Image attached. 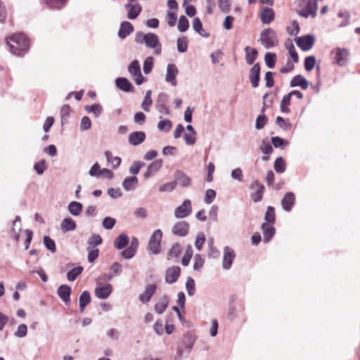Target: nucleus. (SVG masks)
Wrapping results in <instances>:
<instances>
[{"label": "nucleus", "instance_id": "1", "mask_svg": "<svg viewBox=\"0 0 360 360\" xmlns=\"http://www.w3.org/2000/svg\"><path fill=\"white\" fill-rule=\"evenodd\" d=\"M9 51L18 57H23L30 50V41L22 32L14 33L6 38Z\"/></svg>", "mask_w": 360, "mask_h": 360}, {"label": "nucleus", "instance_id": "2", "mask_svg": "<svg viewBox=\"0 0 360 360\" xmlns=\"http://www.w3.org/2000/svg\"><path fill=\"white\" fill-rule=\"evenodd\" d=\"M135 41L139 44H144L148 49H154V53L156 55L161 54L162 47L159 37L153 32L145 34L141 31H138L135 34Z\"/></svg>", "mask_w": 360, "mask_h": 360}, {"label": "nucleus", "instance_id": "3", "mask_svg": "<svg viewBox=\"0 0 360 360\" xmlns=\"http://www.w3.org/2000/svg\"><path fill=\"white\" fill-rule=\"evenodd\" d=\"M228 318L231 321L244 323L247 321L245 303L242 301L231 302L229 304Z\"/></svg>", "mask_w": 360, "mask_h": 360}, {"label": "nucleus", "instance_id": "4", "mask_svg": "<svg viewBox=\"0 0 360 360\" xmlns=\"http://www.w3.org/2000/svg\"><path fill=\"white\" fill-rule=\"evenodd\" d=\"M259 41L266 49L276 47L279 44L277 33L271 27L266 28L260 32Z\"/></svg>", "mask_w": 360, "mask_h": 360}, {"label": "nucleus", "instance_id": "5", "mask_svg": "<svg viewBox=\"0 0 360 360\" xmlns=\"http://www.w3.org/2000/svg\"><path fill=\"white\" fill-rule=\"evenodd\" d=\"M197 340V336L192 331L186 333L181 342V345L178 347L177 354L179 356H188L191 352L193 345Z\"/></svg>", "mask_w": 360, "mask_h": 360}, {"label": "nucleus", "instance_id": "6", "mask_svg": "<svg viewBox=\"0 0 360 360\" xmlns=\"http://www.w3.org/2000/svg\"><path fill=\"white\" fill-rule=\"evenodd\" d=\"M162 238V231L160 229H156L150 236L147 246V251L152 255H158L160 253L161 241Z\"/></svg>", "mask_w": 360, "mask_h": 360}, {"label": "nucleus", "instance_id": "7", "mask_svg": "<svg viewBox=\"0 0 360 360\" xmlns=\"http://www.w3.org/2000/svg\"><path fill=\"white\" fill-rule=\"evenodd\" d=\"M303 5L304 7L297 12L298 15L305 18L309 16L314 18L317 15L318 4L313 2V0H299V6Z\"/></svg>", "mask_w": 360, "mask_h": 360}, {"label": "nucleus", "instance_id": "8", "mask_svg": "<svg viewBox=\"0 0 360 360\" xmlns=\"http://www.w3.org/2000/svg\"><path fill=\"white\" fill-rule=\"evenodd\" d=\"M127 70L134 78L136 85L140 86L146 81V78L141 73V66L138 60H132L129 65Z\"/></svg>", "mask_w": 360, "mask_h": 360}, {"label": "nucleus", "instance_id": "9", "mask_svg": "<svg viewBox=\"0 0 360 360\" xmlns=\"http://www.w3.org/2000/svg\"><path fill=\"white\" fill-rule=\"evenodd\" d=\"M235 250L229 246H225L223 250L222 268L224 270H229L236 258Z\"/></svg>", "mask_w": 360, "mask_h": 360}, {"label": "nucleus", "instance_id": "10", "mask_svg": "<svg viewBox=\"0 0 360 360\" xmlns=\"http://www.w3.org/2000/svg\"><path fill=\"white\" fill-rule=\"evenodd\" d=\"M334 54V63L340 67L345 66L348 61L349 55V51L347 49L336 48L331 51Z\"/></svg>", "mask_w": 360, "mask_h": 360}, {"label": "nucleus", "instance_id": "11", "mask_svg": "<svg viewBox=\"0 0 360 360\" xmlns=\"http://www.w3.org/2000/svg\"><path fill=\"white\" fill-rule=\"evenodd\" d=\"M192 212L191 201L188 199L184 200L181 205L174 210V216L176 219H184L188 217Z\"/></svg>", "mask_w": 360, "mask_h": 360}, {"label": "nucleus", "instance_id": "12", "mask_svg": "<svg viewBox=\"0 0 360 360\" xmlns=\"http://www.w3.org/2000/svg\"><path fill=\"white\" fill-rule=\"evenodd\" d=\"M169 96L166 93L161 92L158 94L155 103V107L159 112L164 113L166 115H169L170 111L167 106Z\"/></svg>", "mask_w": 360, "mask_h": 360}, {"label": "nucleus", "instance_id": "13", "mask_svg": "<svg viewBox=\"0 0 360 360\" xmlns=\"http://www.w3.org/2000/svg\"><path fill=\"white\" fill-rule=\"evenodd\" d=\"M315 41V37L313 34H306L296 39L297 46L304 51L310 50Z\"/></svg>", "mask_w": 360, "mask_h": 360}, {"label": "nucleus", "instance_id": "14", "mask_svg": "<svg viewBox=\"0 0 360 360\" xmlns=\"http://www.w3.org/2000/svg\"><path fill=\"white\" fill-rule=\"evenodd\" d=\"M190 225L186 221H179L172 228L173 235L179 237H186L189 233Z\"/></svg>", "mask_w": 360, "mask_h": 360}, {"label": "nucleus", "instance_id": "15", "mask_svg": "<svg viewBox=\"0 0 360 360\" xmlns=\"http://www.w3.org/2000/svg\"><path fill=\"white\" fill-rule=\"evenodd\" d=\"M174 182L176 186L179 184L183 188H186L191 186L192 180L184 171L177 169L174 173Z\"/></svg>", "mask_w": 360, "mask_h": 360}, {"label": "nucleus", "instance_id": "16", "mask_svg": "<svg viewBox=\"0 0 360 360\" xmlns=\"http://www.w3.org/2000/svg\"><path fill=\"white\" fill-rule=\"evenodd\" d=\"M295 201L296 197L293 192L288 191L285 193L281 200V205L283 210L285 212H290L292 210L295 204Z\"/></svg>", "mask_w": 360, "mask_h": 360}, {"label": "nucleus", "instance_id": "17", "mask_svg": "<svg viewBox=\"0 0 360 360\" xmlns=\"http://www.w3.org/2000/svg\"><path fill=\"white\" fill-rule=\"evenodd\" d=\"M181 269L179 266H172L167 269L165 271V282L167 284H173L176 283L180 275Z\"/></svg>", "mask_w": 360, "mask_h": 360}, {"label": "nucleus", "instance_id": "18", "mask_svg": "<svg viewBox=\"0 0 360 360\" xmlns=\"http://www.w3.org/2000/svg\"><path fill=\"white\" fill-rule=\"evenodd\" d=\"M261 67L259 63H256L250 70L249 79L253 88L259 86L260 82Z\"/></svg>", "mask_w": 360, "mask_h": 360}, {"label": "nucleus", "instance_id": "19", "mask_svg": "<svg viewBox=\"0 0 360 360\" xmlns=\"http://www.w3.org/2000/svg\"><path fill=\"white\" fill-rule=\"evenodd\" d=\"M158 286L156 284H148L146 286L144 292L139 295V300L143 304L150 302L152 297L155 294Z\"/></svg>", "mask_w": 360, "mask_h": 360}, {"label": "nucleus", "instance_id": "20", "mask_svg": "<svg viewBox=\"0 0 360 360\" xmlns=\"http://www.w3.org/2000/svg\"><path fill=\"white\" fill-rule=\"evenodd\" d=\"M179 73L176 65L174 63H169L167 66V72L165 75V81L172 86H175L177 84L176 76Z\"/></svg>", "mask_w": 360, "mask_h": 360}, {"label": "nucleus", "instance_id": "21", "mask_svg": "<svg viewBox=\"0 0 360 360\" xmlns=\"http://www.w3.org/2000/svg\"><path fill=\"white\" fill-rule=\"evenodd\" d=\"M261 230L262 231L264 243H269L276 234L274 224L262 223L261 224Z\"/></svg>", "mask_w": 360, "mask_h": 360}, {"label": "nucleus", "instance_id": "22", "mask_svg": "<svg viewBox=\"0 0 360 360\" xmlns=\"http://www.w3.org/2000/svg\"><path fill=\"white\" fill-rule=\"evenodd\" d=\"M146 135L143 131H136L129 134L128 137L129 143L133 146H137L146 140Z\"/></svg>", "mask_w": 360, "mask_h": 360}, {"label": "nucleus", "instance_id": "23", "mask_svg": "<svg viewBox=\"0 0 360 360\" xmlns=\"http://www.w3.org/2000/svg\"><path fill=\"white\" fill-rule=\"evenodd\" d=\"M134 30V25L129 21H122L117 32V36L121 39H126Z\"/></svg>", "mask_w": 360, "mask_h": 360}, {"label": "nucleus", "instance_id": "24", "mask_svg": "<svg viewBox=\"0 0 360 360\" xmlns=\"http://www.w3.org/2000/svg\"><path fill=\"white\" fill-rule=\"evenodd\" d=\"M115 85L117 88H118L120 90L124 92L129 93L134 91V86L130 82V81L126 77H119L116 78Z\"/></svg>", "mask_w": 360, "mask_h": 360}, {"label": "nucleus", "instance_id": "25", "mask_svg": "<svg viewBox=\"0 0 360 360\" xmlns=\"http://www.w3.org/2000/svg\"><path fill=\"white\" fill-rule=\"evenodd\" d=\"M124 8L127 11V18L129 20H135L141 14L143 8L139 4L134 5L125 4Z\"/></svg>", "mask_w": 360, "mask_h": 360}, {"label": "nucleus", "instance_id": "26", "mask_svg": "<svg viewBox=\"0 0 360 360\" xmlns=\"http://www.w3.org/2000/svg\"><path fill=\"white\" fill-rule=\"evenodd\" d=\"M112 292V286L109 283L95 288V295L101 300L107 299L111 295Z\"/></svg>", "mask_w": 360, "mask_h": 360}, {"label": "nucleus", "instance_id": "27", "mask_svg": "<svg viewBox=\"0 0 360 360\" xmlns=\"http://www.w3.org/2000/svg\"><path fill=\"white\" fill-rule=\"evenodd\" d=\"M72 289L70 286L67 284L60 285L57 289V294L58 297L65 303H68L70 301V295Z\"/></svg>", "mask_w": 360, "mask_h": 360}, {"label": "nucleus", "instance_id": "28", "mask_svg": "<svg viewBox=\"0 0 360 360\" xmlns=\"http://www.w3.org/2000/svg\"><path fill=\"white\" fill-rule=\"evenodd\" d=\"M274 11L269 7H264L260 13V20L263 24L269 25L274 19Z\"/></svg>", "mask_w": 360, "mask_h": 360}, {"label": "nucleus", "instance_id": "29", "mask_svg": "<svg viewBox=\"0 0 360 360\" xmlns=\"http://www.w3.org/2000/svg\"><path fill=\"white\" fill-rule=\"evenodd\" d=\"M290 87L300 86L303 90L307 89L309 86V82L302 75H297L294 76L290 82Z\"/></svg>", "mask_w": 360, "mask_h": 360}, {"label": "nucleus", "instance_id": "30", "mask_svg": "<svg viewBox=\"0 0 360 360\" xmlns=\"http://www.w3.org/2000/svg\"><path fill=\"white\" fill-rule=\"evenodd\" d=\"M169 305V297L167 295H162L158 302L154 305V310L158 314L165 312Z\"/></svg>", "mask_w": 360, "mask_h": 360}, {"label": "nucleus", "instance_id": "31", "mask_svg": "<svg viewBox=\"0 0 360 360\" xmlns=\"http://www.w3.org/2000/svg\"><path fill=\"white\" fill-rule=\"evenodd\" d=\"M245 52V60L248 65H254L258 56V51L255 48L246 46L244 49Z\"/></svg>", "mask_w": 360, "mask_h": 360}, {"label": "nucleus", "instance_id": "32", "mask_svg": "<svg viewBox=\"0 0 360 360\" xmlns=\"http://www.w3.org/2000/svg\"><path fill=\"white\" fill-rule=\"evenodd\" d=\"M61 230L65 233L75 231L77 228L76 222L70 217L63 219L60 224Z\"/></svg>", "mask_w": 360, "mask_h": 360}, {"label": "nucleus", "instance_id": "33", "mask_svg": "<svg viewBox=\"0 0 360 360\" xmlns=\"http://www.w3.org/2000/svg\"><path fill=\"white\" fill-rule=\"evenodd\" d=\"M129 243V236L126 233H121L114 240V245L118 250H123Z\"/></svg>", "mask_w": 360, "mask_h": 360}, {"label": "nucleus", "instance_id": "34", "mask_svg": "<svg viewBox=\"0 0 360 360\" xmlns=\"http://www.w3.org/2000/svg\"><path fill=\"white\" fill-rule=\"evenodd\" d=\"M83 210V205L77 201H71L68 205V212L75 217L79 216Z\"/></svg>", "mask_w": 360, "mask_h": 360}, {"label": "nucleus", "instance_id": "35", "mask_svg": "<svg viewBox=\"0 0 360 360\" xmlns=\"http://www.w3.org/2000/svg\"><path fill=\"white\" fill-rule=\"evenodd\" d=\"M84 110L88 113L94 114L96 118L99 117L103 112V107L99 103H94L90 105H86Z\"/></svg>", "mask_w": 360, "mask_h": 360}, {"label": "nucleus", "instance_id": "36", "mask_svg": "<svg viewBox=\"0 0 360 360\" xmlns=\"http://www.w3.org/2000/svg\"><path fill=\"white\" fill-rule=\"evenodd\" d=\"M138 184V178L135 176L126 177L123 182L122 186L127 191H132Z\"/></svg>", "mask_w": 360, "mask_h": 360}, {"label": "nucleus", "instance_id": "37", "mask_svg": "<svg viewBox=\"0 0 360 360\" xmlns=\"http://www.w3.org/2000/svg\"><path fill=\"white\" fill-rule=\"evenodd\" d=\"M193 27L194 31L201 37L207 38L210 36V34L203 30L202 23L200 19L198 17L195 18L193 20Z\"/></svg>", "mask_w": 360, "mask_h": 360}, {"label": "nucleus", "instance_id": "38", "mask_svg": "<svg viewBox=\"0 0 360 360\" xmlns=\"http://www.w3.org/2000/svg\"><path fill=\"white\" fill-rule=\"evenodd\" d=\"M105 156L107 162L112 165V169H116L120 167L122 162V160L120 157H113L112 153L110 150H106L105 152Z\"/></svg>", "mask_w": 360, "mask_h": 360}, {"label": "nucleus", "instance_id": "39", "mask_svg": "<svg viewBox=\"0 0 360 360\" xmlns=\"http://www.w3.org/2000/svg\"><path fill=\"white\" fill-rule=\"evenodd\" d=\"M291 98L292 97L290 96L289 93L283 96L280 103V110L281 112L285 114H288L290 112L289 105H290Z\"/></svg>", "mask_w": 360, "mask_h": 360}, {"label": "nucleus", "instance_id": "40", "mask_svg": "<svg viewBox=\"0 0 360 360\" xmlns=\"http://www.w3.org/2000/svg\"><path fill=\"white\" fill-rule=\"evenodd\" d=\"M271 224H275L276 223V212L275 209L272 206H268L266 207V212L264 214V222Z\"/></svg>", "mask_w": 360, "mask_h": 360}, {"label": "nucleus", "instance_id": "41", "mask_svg": "<svg viewBox=\"0 0 360 360\" xmlns=\"http://www.w3.org/2000/svg\"><path fill=\"white\" fill-rule=\"evenodd\" d=\"M79 309L81 311H84L85 307L90 303L91 302V295L88 290L83 291L79 295Z\"/></svg>", "mask_w": 360, "mask_h": 360}, {"label": "nucleus", "instance_id": "42", "mask_svg": "<svg viewBox=\"0 0 360 360\" xmlns=\"http://www.w3.org/2000/svg\"><path fill=\"white\" fill-rule=\"evenodd\" d=\"M103 242L101 236L98 234H92L87 240V248L89 249H96L98 245H100Z\"/></svg>", "mask_w": 360, "mask_h": 360}, {"label": "nucleus", "instance_id": "43", "mask_svg": "<svg viewBox=\"0 0 360 360\" xmlns=\"http://www.w3.org/2000/svg\"><path fill=\"white\" fill-rule=\"evenodd\" d=\"M84 268L82 266H77L70 269L67 273V279L69 281L73 282L83 272Z\"/></svg>", "mask_w": 360, "mask_h": 360}, {"label": "nucleus", "instance_id": "44", "mask_svg": "<svg viewBox=\"0 0 360 360\" xmlns=\"http://www.w3.org/2000/svg\"><path fill=\"white\" fill-rule=\"evenodd\" d=\"M46 6L52 9L60 10L67 4L68 0H44Z\"/></svg>", "mask_w": 360, "mask_h": 360}, {"label": "nucleus", "instance_id": "45", "mask_svg": "<svg viewBox=\"0 0 360 360\" xmlns=\"http://www.w3.org/2000/svg\"><path fill=\"white\" fill-rule=\"evenodd\" d=\"M271 143L276 148L283 149L289 144L288 140L284 139L280 136H276L271 138Z\"/></svg>", "mask_w": 360, "mask_h": 360}, {"label": "nucleus", "instance_id": "46", "mask_svg": "<svg viewBox=\"0 0 360 360\" xmlns=\"http://www.w3.org/2000/svg\"><path fill=\"white\" fill-rule=\"evenodd\" d=\"M176 46L178 52L181 53L186 52L188 46L187 38L184 36L178 37L176 40Z\"/></svg>", "mask_w": 360, "mask_h": 360}, {"label": "nucleus", "instance_id": "47", "mask_svg": "<svg viewBox=\"0 0 360 360\" xmlns=\"http://www.w3.org/2000/svg\"><path fill=\"white\" fill-rule=\"evenodd\" d=\"M276 54L273 52H266L264 56V62L267 68H274L276 63Z\"/></svg>", "mask_w": 360, "mask_h": 360}, {"label": "nucleus", "instance_id": "48", "mask_svg": "<svg viewBox=\"0 0 360 360\" xmlns=\"http://www.w3.org/2000/svg\"><path fill=\"white\" fill-rule=\"evenodd\" d=\"M276 124L285 131H289L292 127V124L288 119L285 120L281 116H277L276 118Z\"/></svg>", "mask_w": 360, "mask_h": 360}, {"label": "nucleus", "instance_id": "49", "mask_svg": "<svg viewBox=\"0 0 360 360\" xmlns=\"http://www.w3.org/2000/svg\"><path fill=\"white\" fill-rule=\"evenodd\" d=\"M189 26H190L189 20L187 19V18L185 15H181L179 18L178 25H177L178 30L180 32H185L188 30Z\"/></svg>", "mask_w": 360, "mask_h": 360}, {"label": "nucleus", "instance_id": "50", "mask_svg": "<svg viewBox=\"0 0 360 360\" xmlns=\"http://www.w3.org/2000/svg\"><path fill=\"white\" fill-rule=\"evenodd\" d=\"M274 167L277 173H283L286 169V164L283 158L278 157L275 160Z\"/></svg>", "mask_w": 360, "mask_h": 360}, {"label": "nucleus", "instance_id": "51", "mask_svg": "<svg viewBox=\"0 0 360 360\" xmlns=\"http://www.w3.org/2000/svg\"><path fill=\"white\" fill-rule=\"evenodd\" d=\"M182 247L179 243H174L168 251V255L171 257H179L182 253Z\"/></svg>", "mask_w": 360, "mask_h": 360}, {"label": "nucleus", "instance_id": "52", "mask_svg": "<svg viewBox=\"0 0 360 360\" xmlns=\"http://www.w3.org/2000/svg\"><path fill=\"white\" fill-rule=\"evenodd\" d=\"M43 243L48 250L51 252H56V243L50 236H44L43 238Z\"/></svg>", "mask_w": 360, "mask_h": 360}, {"label": "nucleus", "instance_id": "53", "mask_svg": "<svg viewBox=\"0 0 360 360\" xmlns=\"http://www.w3.org/2000/svg\"><path fill=\"white\" fill-rule=\"evenodd\" d=\"M70 114V106L68 104H65L60 109V120L62 126L68 121Z\"/></svg>", "mask_w": 360, "mask_h": 360}, {"label": "nucleus", "instance_id": "54", "mask_svg": "<svg viewBox=\"0 0 360 360\" xmlns=\"http://www.w3.org/2000/svg\"><path fill=\"white\" fill-rule=\"evenodd\" d=\"M193 255V251L192 247L191 245H188L186 248V253L181 259V264L184 266H188Z\"/></svg>", "mask_w": 360, "mask_h": 360}, {"label": "nucleus", "instance_id": "55", "mask_svg": "<svg viewBox=\"0 0 360 360\" xmlns=\"http://www.w3.org/2000/svg\"><path fill=\"white\" fill-rule=\"evenodd\" d=\"M154 58L153 56L147 57L143 62V70L146 75H148L152 72L153 68Z\"/></svg>", "mask_w": 360, "mask_h": 360}, {"label": "nucleus", "instance_id": "56", "mask_svg": "<svg viewBox=\"0 0 360 360\" xmlns=\"http://www.w3.org/2000/svg\"><path fill=\"white\" fill-rule=\"evenodd\" d=\"M151 93L152 92L150 90H148L146 91L143 101L141 103V108L146 112L150 111L149 105H150L153 103V101L151 99Z\"/></svg>", "mask_w": 360, "mask_h": 360}, {"label": "nucleus", "instance_id": "57", "mask_svg": "<svg viewBox=\"0 0 360 360\" xmlns=\"http://www.w3.org/2000/svg\"><path fill=\"white\" fill-rule=\"evenodd\" d=\"M46 168V162L44 159H42L34 164V169L38 175L43 174Z\"/></svg>", "mask_w": 360, "mask_h": 360}, {"label": "nucleus", "instance_id": "58", "mask_svg": "<svg viewBox=\"0 0 360 360\" xmlns=\"http://www.w3.org/2000/svg\"><path fill=\"white\" fill-rule=\"evenodd\" d=\"M172 126V122L168 119L160 120L158 124V129L160 131L168 132L170 131Z\"/></svg>", "mask_w": 360, "mask_h": 360}, {"label": "nucleus", "instance_id": "59", "mask_svg": "<svg viewBox=\"0 0 360 360\" xmlns=\"http://www.w3.org/2000/svg\"><path fill=\"white\" fill-rule=\"evenodd\" d=\"M316 59L315 56H309L306 57L304 59V64L305 70L308 72L312 70L316 65Z\"/></svg>", "mask_w": 360, "mask_h": 360}, {"label": "nucleus", "instance_id": "60", "mask_svg": "<svg viewBox=\"0 0 360 360\" xmlns=\"http://www.w3.org/2000/svg\"><path fill=\"white\" fill-rule=\"evenodd\" d=\"M264 188V186H260L259 189H256L255 192L250 194V198L254 202H259L262 201Z\"/></svg>", "mask_w": 360, "mask_h": 360}, {"label": "nucleus", "instance_id": "61", "mask_svg": "<svg viewBox=\"0 0 360 360\" xmlns=\"http://www.w3.org/2000/svg\"><path fill=\"white\" fill-rule=\"evenodd\" d=\"M176 188L175 183L173 181L160 185L158 190L160 193H172L176 189Z\"/></svg>", "mask_w": 360, "mask_h": 360}, {"label": "nucleus", "instance_id": "62", "mask_svg": "<svg viewBox=\"0 0 360 360\" xmlns=\"http://www.w3.org/2000/svg\"><path fill=\"white\" fill-rule=\"evenodd\" d=\"M186 289L189 296H193L195 292V283L193 278L188 277L186 282Z\"/></svg>", "mask_w": 360, "mask_h": 360}, {"label": "nucleus", "instance_id": "63", "mask_svg": "<svg viewBox=\"0 0 360 360\" xmlns=\"http://www.w3.org/2000/svg\"><path fill=\"white\" fill-rule=\"evenodd\" d=\"M205 240V235L202 232L198 233L195 240V247L198 251L202 250Z\"/></svg>", "mask_w": 360, "mask_h": 360}, {"label": "nucleus", "instance_id": "64", "mask_svg": "<svg viewBox=\"0 0 360 360\" xmlns=\"http://www.w3.org/2000/svg\"><path fill=\"white\" fill-rule=\"evenodd\" d=\"M268 117L264 114H261L256 119L255 128L260 130L264 127L267 123Z\"/></svg>", "mask_w": 360, "mask_h": 360}]
</instances>
